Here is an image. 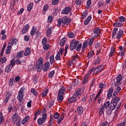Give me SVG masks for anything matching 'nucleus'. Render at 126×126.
I'll list each match as a JSON object with an SVG mask.
<instances>
[{"mask_svg": "<svg viewBox=\"0 0 126 126\" xmlns=\"http://www.w3.org/2000/svg\"><path fill=\"white\" fill-rule=\"evenodd\" d=\"M55 101L51 100V101H50L49 103V108H51V107H52V106H54V103Z\"/></svg>", "mask_w": 126, "mask_h": 126, "instance_id": "nucleus-61", "label": "nucleus"}, {"mask_svg": "<svg viewBox=\"0 0 126 126\" xmlns=\"http://www.w3.org/2000/svg\"><path fill=\"white\" fill-rule=\"evenodd\" d=\"M71 10V8L70 7H65L62 11V14H68Z\"/></svg>", "mask_w": 126, "mask_h": 126, "instance_id": "nucleus-11", "label": "nucleus"}, {"mask_svg": "<svg viewBox=\"0 0 126 126\" xmlns=\"http://www.w3.org/2000/svg\"><path fill=\"white\" fill-rule=\"evenodd\" d=\"M28 30H29V25L27 24V25H26L23 27V28L22 30L21 34H22L23 35V34H25V33H26V32H27V31H28Z\"/></svg>", "mask_w": 126, "mask_h": 126, "instance_id": "nucleus-16", "label": "nucleus"}, {"mask_svg": "<svg viewBox=\"0 0 126 126\" xmlns=\"http://www.w3.org/2000/svg\"><path fill=\"white\" fill-rule=\"evenodd\" d=\"M23 53H24V51H21L18 52L17 56V59H20V58H22V57H23Z\"/></svg>", "mask_w": 126, "mask_h": 126, "instance_id": "nucleus-25", "label": "nucleus"}, {"mask_svg": "<svg viewBox=\"0 0 126 126\" xmlns=\"http://www.w3.org/2000/svg\"><path fill=\"white\" fill-rule=\"evenodd\" d=\"M7 59L5 58V57H2L0 59V63L1 64H2L3 63H5L6 62Z\"/></svg>", "mask_w": 126, "mask_h": 126, "instance_id": "nucleus-42", "label": "nucleus"}, {"mask_svg": "<svg viewBox=\"0 0 126 126\" xmlns=\"http://www.w3.org/2000/svg\"><path fill=\"white\" fill-rule=\"evenodd\" d=\"M31 93H32V94H33V95H34V96H38V94L37 93V92L36 91H35L34 89H32L31 90Z\"/></svg>", "mask_w": 126, "mask_h": 126, "instance_id": "nucleus-41", "label": "nucleus"}, {"mask_svg": "<svg viewBox=\"0 0 126 126\" xmlns=\"http://www.w3.org/2000/svg\"><path fill=\"white\" fill-rule=\"evenodd\" d=\"M30 118V117H29V116H26L23 120V123L26 124V123H27V122H28V121L29 120Z\"/></svg>", "mask_w": 126, "mask_h": 126, "instance_id": "nucleus-43", "label": "nucleus"}, {"mask_svg": "<svg viewBox=\"0 0 126 126\" xmlns=\"http://www.w3.org/2000/svg\"><path fill=\"white\" fill-rule=\"evenodd\" d=\"M23 97H24V93H23L21 91H19L17 99L19 101V105H20V106L23 104Z\"/></svg>", "mask_w": 126, "mask_h": 126, "instance_id": "nucleus-6", "label": "nucleus"}, {"mask_svg": "<svg viewBox=\"0 0 126 126\" xmlns=\"http://www.w3.org/2000/svg\"><path fill=\"white\" fill-rule=\"evenodd\" d=\"M91 5V0H88L87 2L86 7H87V8H88L89 7H90Z\"/></svg>", "mask_w": 126, "mask_h": 126, "instance_id": "nucleus-57", "label": "nucleus"}, {"mask_svg": "<svg viewBox=\"0 0 126 126\" xmlns=\"http://www.w3.org/2000/svg\"><path fill=\"white\" fill-rule=\"evenodd\" d=\"M48 21L50 23L53 21V16H49L48 18Z\"/></svg>", "mask_w": 126, "mask_h": 126, "instance_id": "nucleus-62", "label": "nucleus"}, {"mask_svg": "<svg viewBox=\"0 0 126 126\" xmlns=\"http://www.w3.org/2000/svg\"><path fill=\"white\" fill-rule=\"evenodd\" d=\"M118 29L117 28H115L114 29L112 34V38H114L116 35H117V32H118Z\"/></svg>", "mask_w": 126, "mask_h": 126, "instance_id": "nucleus-36", "label": "nucleus"}, {"mask_svg": "<svg viewBox=\"0 0 126 126\" xmlns=\"http://www.w3.org/2000/svg\"><path fill=\"white\" fill-rule=\"evenodd\" d=\"M66 42V38L65 37H63L61 39L60 42V45L61 47H63L64 46V44Z\"/></svg>", "mask_w": 126, "mask_h": 126, "instance_id": "nucleus-22", "label": "nucleus"}, {"mask_svg": "<svg viewBox=\"0 0 126 126\" xmlns=\"http://www.w3.org/2000/svg\"><path fill=\"white\" fill-rule=\"evenodd\" d=\"M104 65H100V66H98L96 68V70L98 71V72H100V71H102V70H104Z\"/></svg>", "mask_w": 126, "mask_h": 126, "instance_id": "nucleus-31", "label": "nucleus"}, {"mask_svg": "<svg viewBox=\"0 0 126 126\" xmlns=\"http://www.w3.org/2000/svg\"><path fill=\"white\" fill-rule=\"evenodd\" d=\"M31 53V49L29 47H27L25 50V52L24 54L25 57H28Z\"/></svg>", "mask_w": 126, "mask_h": 126, "instance_id": "nucleus-17", "label": "nucleus"}, {"mask_svg": "<svg viewBox=\"0 0 126 126\" xmlns=\"http://www.w3.org/2000/svg\"><path fill=\"white\" fill-rule=\"evenodd\" d=\"M62 19L63 21V23L62 24V26H64V25H68L71 22V20L69 18H68L66 16L63 17Z\"/></svg>", "mask_w": 126, "mask_h": 126, "instance_id": "nucleus-7", "label": "nucleus"}, {"mask_svg": "<svg viewBox=\"0 0 126 126\" xmlns=\"http://www.w3.org/2000/svg\"><path fill=\"white\" fill-rule=\"evenodd\" d=\"M17 43V40L16 39H14L12 40L11 43H10V45L11 46H13V45H16Z\"/></svg>", "mask_w": 126, "mask_h": 126, "instance_id": "nucleus-51", "label": "nucleus"}, {"mask_svg": "<svg viewBox=\"0 0 126 126\" xmlns=\"http://www.w3.org/2000/svg\"><path fill=\"white\" fill-rule=\"evenodd\" d=\"M55 60V57H54V55H52L50 58V63L51 64L54 63V61Z\"/></svg>", "mask_w": 126, "mask_h": 126, "instance_id": "nucleus-50", "label": "nucleus"}, {"mask_svg": "<svg viewBox=\"0 0 126 126\" xmlns=\"http://www.w3.org/2000/svg\"><path fill=\"white\" fill-rule=\"evenodd\" d=\"M55 60H56V61H60V60H61V54L60 52H58L55 57Z\"/></svg>", "mask_w": 126, "mask_h": 126, "instance_id": "nucleus-47", "label": "nucleus"}, {"mask_svg": "<svg viewBox=\"0 0 126 126\" xmlns=\"http://www.w3.org/2000/svg\"><path fill=\"white\" fill-rule=\"evenodd\" d=\"M87 15H88V12L86 11V12H84L82 14V18L83 19H85V18H86V16H87Z\"/></svg>", "mask_w": 126, "mask_h": 126, "instance_id": "nucleus-45", "label": "nucleus"}, {"mask_svg": "<svg viewBox=\"0 0 126 126\" xmlns=\"http://www.w3.org/2000/svg\"><path fill=\"white\" fill-rule=\"evenodd\" d=\"M57 99L58 102L61 103V102H63V96L61 94H58Z\"/></svg>", "mask_w": 126, "mask_h": 126, "instance_id": "nucleus-32", "label": "nucleus"}, {"mask_svg": "<svg viewBox=\"0 0 126 126\" xmlns=\"http://www.w3.org/2000/svg\"><path fill=\"white\" fill-rule=\"evenodd\" d=\"M63 119H64V115L63 114L61 116L60 119L57 120V124H58V125H60V124L62 123V121L63 120Z\"/></svg>", "mask_w": 126, "mask_h": 126, "instance_id": "nucleus-27", "label": "nucleus"}, {"mask_svg": "<svg viewBox=\"0 0 126 126\" xmlns=\"http://www.w3.org/2000/svg\"><path fill=\"white\" fill-rule=\"evenodd\" d=\"M1 2H2V6H5L6 5V0H1Z\"/></svg>", "mask_w": 126, "mask_h": 126, "instance_id": "nucleus-64", "label": "nucleus"}, {"mask_svg": "<svg viewBox=\"0 0 126 126\" xmlns=\"http://www.w3.org/2000/svg\"><path fill=\"white\" fill-rule=\"evenodd\" d=\"M94 55V51H91V52H90V53L88 54V59H91V58L93 57Z\"/></svg>", "mask_w": 126, "mask_h": 126, "instance_id": "nucleus-40", "label": "nucleus"}, {"mask_svg": "<svg viewBox=\"0 0 126 126\" xmlns=\"http://www.w3.org/2000/svg\"><path fill=\"white\" fill-rule=\"evenodd\" d=\"M88 44V42L87 41H85L83 43L82 47V52H84L85 48L87 47V45Z\"/></svg>", "mask_w": 126, "mask_h": 126, "instance_id": "nucleus-24", "label": "nucleus"}, {"mask_svg": "<svg viewBox=\"0 0 126 126\" xmlns=\"http://www.w3.org/2000/svg\"><path fill=\"white\" fill-rule=\"evenodd\" d=\"M14 82H15V81H14V79L12 78H11L9 81V85H10V86L12 87V86H13L14 85L13 84L14 83Z\"/></svg>", "mask_w": 126, "mask_h": 126, "instance_id": "nucleus-35", "label": "nucleus"}, {"mask_svg": "<svg viewBox=\"0 0 126 126\" xmlns=\"http://www.w3.org/2000/svg\"><path fill=\"white\" fill-rule=\"evenodd\" d=\"M98 87L99 88H100V89H103V88L106 87V85L101 83L98 85Z\"/></svg>", "mask_w": 126, "mask_h": 126, "instance_id": "nucleus-52", "label": "nucleus"}, {"mask_svg": "<svg viewBox=\"0 0 126 126\" xmlns=\"http://www.w3.org/2000/svg\"><path fill=\"white\" fill-rule=\"evenodd\" d=\"M5 47H6V43H4L3 45V47L1 50V52L0 54V56H1V57H2V56H3V53L4 52V50H5Z\"/></svg>", "mask_w": 126, "mask_h": 126, "instance_id": "nucleus-29", "label": "nucleus"}, {"mask_svg": "<svg viewBox=\"0 0 126 126\" xmlns=\"http://www.w3.org/2000/svg\"><path fill=\"white\" fill-rule=\"evenodd\" d=\"M122 79H123V76H122V74H118L116 77V81L114 83L115 87H117V85H120V84H122V82H121Z\"/></svg>", "mask_w": 126, "mask_h": 126, "instance_id": "nucleus-8", "label": "nucleus"}, {"mask_svg": "<svg viewBox=\"0 0 126 126\" xmlns=\"http://www.w3.org/2000/svg\"><path fill=\"white\" fill-rule=\"evenodd\" d=\"M113 111H114V110H112V109L111 108H109L107 111H106V114L107 115H110L112 114Z\"/></svg>", "mask_w": 126, "mask_h": 126, "instance_id": "nucleus-49", "label": "nucleus"}, {"mask_svg": "<svg viewBox=\"0 0 126 126\" xmlns=\"http://www.w3.org/2000/svg\"><path fill=\"white\" fill-rule=\"evenodd\" d=\"M100 57L97 56L95 59V61L94 63V64H95V65H96V64H99V63H100Z\"/></svg>", "mask_w": 126, "mask_h": 126, "instance_id": "nucleus-38", "label": "nucleus"}, {"mask_svg": "<svg viewBox=\"0 0 126 126\" xmlns=\"http://www.w3.org/2000/svg\"><path fill=\"white\" fill-rule=\"evenodd\" d=\"M92 18V17L91 16H88V18L85 20L84 25H87V24L90 22V20H91Z\"/></svg>", "mask_w": 126, "mask_h": 126, "instance_id": "nucleus-26", "label": "nucleus"}, {"mask_svg": "<svg viewBox=\"0 0 126 126\" xmlns=\"http://www.w3.org/2000/svg\"><path fill=\"white\" fill-rule=\"evenodd\" d=\"M10 45V42H9L8 43V46L6 47V50H5V55H9L10 54V51H11V49L12 47Z\"/></svg>", "mask_w": 126, "mask_h": 126, "instance_id": "nucleus-14", "label": "nucleus"}, {"mask_svg": "<svg viewBox=\"0 0 126 126\" xmlns=\"http://www.w3.org/2000/svg\"><path fill=\"white\" fill-rule=\"evenodd\" d=\"M119 50L120 53L118 56H120V57H121L122 59H123V58H124V56H125V54H126V53L125 52V49L124 48H123V46H119Z\"/></svg>", "mask_w": 126, "mask_h": 126, "instance_id": "nucleus-12", "label": "nucleus"}, {"mask_svg": "<svg viewBox=\"0 0 126 126\" xmlns=\"http://www.w3.org/2000/svg\"><path fill=\"white\" fill-rule=\"evenodd\" d=\"M94 71V74H97L99 71H97V69L95 67H93L92 68L90 69L89 71L87 73L84 77V80L82 82V84H85L88 82V77H89L90 74H91Z\"/></svg>", "mask_w": 126, "mask_h": 126, "instance_id": "nucleus-3", "label": "nucleus"}, {"mask_svg": "<svg viewBox=\"0 0 126 126\" xmlns=\"http://www.w3.org/2000/svg\"><path fill=\"white\" fill-rule=\"evenodd\" d=\"M113 92H114V89L112 88H110L108 90V93L107 94V97L109 99V98H111L112 96V95H113Z\"/></svg>", "mask_w": 126, "mask_h": 126, "instance_id": "nucleus-19", "label": "nucleus"}, {"mask_svg": "<svg viewBox=\"0 0 126 126\" xmlns=\"http://www.w3.org/2000/svg\"><path fill=\"white\" fill-rule=\"evenodd\" d=\"M50 68V63L46 62L44 64V67L43 69V71H47Z\"/></svg>", "mask_w": 126, "mask_h": 126, "instance_id": "nucleus-18", "label": "nucleus"}, {"mask_svg": "<svg viewBox=\"0 0 126 126\" xmlns=\"http://www.w3.org/2000/svg\"><path fill=\"white\" fill-rule=\"evenodd\" d=\"M43 48L45 51H48V50H49V48H50V46L49 45L44 44L43 45Z\"/></svg>", "mask_w": 126, "mask_h": 126, "instance_id": "nucleus-53", "label": "nucleus"}, {"mask_svg": "<svg viewBox=\"0 0 126 126\" xmlns=\"http://www.w3.org/2000/svg\"><path fill=\"white\" fill-rule=\"evenodd\" d=\"M45 122L42 118H39L37 120V123L38 124L39 126H42L43 125V123Z\"/></svg>", "mask_w": 126, "mask_h": 126, "instance_id": "nucleus-30", "label": "nucleus"}, {"mask_svg": "<svg viewBox=\"0 0 126 126\" xmlns=\"http://www.w3.org/2000/svg\"><path fill=\"white\" fill-rule=\"evenodd\" d=\"M63 24V18H60L59 19H58V24H57V26L58 27H61V24Z\"/></svg>", "mask_w": 126, "mask_h": 126, "instance_id": "nucleus-33", "label": "nucleus"}, {"mask_svg": "<svg viewBox=\"0 0 126 126\" xmlns=\"http://www.w3.org/2000/svg\"><path fill=\"white\" fill-rule=\"evenodd\" d=\"M14 65H15V61L13 60H11L10 63L6 67L5 71L7 72V73L10 72V71L12 69V68Z\"/></svg>", "mask_w": 126, "mask_h": 126, "instance_id": "nucleus-5", "label": "nucleus"}, {"mask_svg": "<svg viewBox=\"0 0 126 126\" xmlns=\"http://www.w3.org/2000/svg\"><path fill=\"white\" fill-rule=\"evenodd\" d=\"M33 7V2L30 3L27 7V9L28 11H31L32 8Z\"/></svg>", "mask_w": 126, "mask_h": 126, "instance_id": "nucleus-34", "label": "nucleus"}, {"mask_svg": "<svg viewBox=\"0 0 126 126\" xmlns=\"http://www.w3.org/2000/svg\"><path fill=\"white\" fill-rule=\"evenodd\" d=\"M12 122L13 124L15 123L16 122V125L17 126H21L20 125V118L18 117V114L15 113L12 118Z\"/></svg>", "mask_w": 126, "mask_h": 126, "instance_id": "nucleus-4", "label": "nucleus"}, {"mask_svg": "<svg viewBox=\"0 0 126 126\" xmlns=\"http://www.w3.org/2000/svg\"><path fill=\"white\" fill-rule=\"evenodd\" d=\"M59 0H52V4L53 5H56V4H58L59 3Z\"/></svg>", "mask_w": 126, "mask_h": 126, "instance_id": "nucleus-55", "label": "nucleus"}, {"mask_svg": "<svg viewBox=\"0 0 126 126\" xmlns=\"http://www.w3.org/2000/svg\"><path fill=\"white\" fill-rule=\"evenodd\" d=\"M55 74V71L53 70L49 72L48 74L49 78H53L54 77V75Z\"/></svg>", "mask_w": 126, "mask_h": 126, "instance_id": "nucleus-37", "label": "nucleus"}, {"mask_svg": "<svg viewBox=\"0 0 126 126\" xmlns=\"http://www.w3.org/2000/svg\"><path fill=\"white\" fill-rule=\"evenodd\" d=\"M54 119H58L59 118H60V114H59L58 112H56L54 114Z\"/></svg>", "mask_w": 126, "mask_h": 126, "instance_id": "nucleus-56", "label": "nucleus"}, {"mask_svg": "<svg viewBox=\"0 0 126 126\" xmlns=\"http://www.w3.org/2000/svg\"><path fill=\"white\" fill-rule=\"evenodd\" d=\"M100 32H101V31L99 28H96L94 30V34H99Z\"/></svg>", "mask_w": 126, "mask_h": 126, "instance_id": "nucleus-39", "label": "nucleus"}, {"mask_svg": "<svg viewBox=\"0 0 126 126\" xmlns=\"http://www.w3.org/2000/svg\"><path fill=\"white\" fill-rule=\"evenodd\" d=\"M68 37L69 38H73V37H74V33H73V32L68 33Z\"/></svg>", "mask_w": 126, "mask_h": 126, "instance_id": "nucleus-63", "label": "nucleus"}, {"mask_svg": "<svg viewBox=\"0 0 126 126\" xmlns=\"http://www.w3.org/2000/svg\"><path fill=\"white\" fill-rule=\"evenodd\" d=\"M83 93V89L79 88L74 92V93L73 94V95L75 97H78V96H80V95H82Z\"/></svg>", "mask_w": 126, "mask_h": 126, "instance_id": "nucleus-10", "label": "nucleus"}, {"mask_svg": "<svg viewBox=\"0 0 126 126\" xmlns=\"http://www.w3.org/2000/svg\"><path fill=\"white\" fill-rule=\"evenodd\" d=\"M43 62H44L43 59H39L37 61L36 63V67H37V68H40V69L41 68H43V67H44V64L43 63Z\"/></svg>", "mask_w": 126, "mask_h": 126, "instance_id": "nucleus-9", "label": "nucleus"}, {"mask_svg": "<svg viewBox=\"0 0 126 126\" xmlns=\"http://www.w3.org/2000/svg\"><path fill=\"white\" fill-rule=\"evenodd\" d=\"M64 93V89H61L59 91V93H58V95H63Z\"/></svg>", "mask_w": 126, "mask_h": 126, "instance_id": "nucleus-46", "label": "nucleus"}, {"mask_svg": "<svg viewBox=\"0 0 126 126\" xmlns=\"http://www.w3.org/2000/svg\"><path fill=\"white\" fill-rule=\"evenodd\" d=\"M119 21H120L122 23V22H125L126 21V18L124 16H121L119 18Z\"/></svg>", "mask_w": 126, "mask_h": 126, "instance_id": "nucleus-54", "label": "nucleus"}, {"mask_svg": "<svg viewBox=\"0 0 126 126\" xmlns=\"http://www.w3.org/2000/svg\"><path fill=\"white\" fill-rule=\"evenodd\" d=\"M3 122V117L2 116V113H0V124H2Z\"/></svg>", "mask_w": 126, "mask_h": 126, "instance_id": "nucleus-58", "label": "nucleus"}, {"mask_svg": "<svg viewBox=\"0 0 126 126\" xmlns=\"http://www.w3.org/2000/svg\"><path fill=\"white\" fill-rule=\"evenodd\" d=\"M47 117H48V114H47V113L43 114L42 116V119L44 122L46 121V120H47Z\"/></svg>", "mask_w": 126, "mask_h": 126, "instance_id": "nucleus-59", "label": "nucleus"}, {"mask_svg": "<svg viewBox=\"0 0 126 126\" xmlns=\"http://www.w3.org/2000/svg\"><path fill=\"white\" fill-rule=\"evenodd\" d=\"M35 32H37V29H36V28H34V27H33L32 28V31L31 32V36H33L34 35H35Z\"/></svg>", "mask_w": 126, "mask_h": 126, "instance_id": "nucleus-28", "label": "nucleus"}, {"mask_svg": "<svg viewBox=\"0 0 126 126\" xmlns=\"http://www.w3.org/2000/svg\"><path fill=\"white\" fill-rule=\"evenodd\" d=\"M52 35V29L51 28H49L47 30V36H50Z\"/></svg>", "mask_w": 126, "mask_h": 126, "instance_id": "nucleus-44", "label": "nucleus"}, {"mask_svg": "<svg viewBox=\"0 0 126 126\" xmlns=\"http://www.w3.org/2000/svg\"><path fill=\"white\" fill-rule=\"evenodd\" d=\"M77 100L75 97H71L68 99V104H70V103H73V102H76Z\"/></svg>", "mask_w": 126, "mask_h": 126, "instance_id": "nucleus-23", "label": "nucleus"}, {"mask_svg": "<svg viewBox=\"0 0 126 126\" xmlns=\"http://www.w3.org/2000/svg\"><path fill=\"white\" fill-rule=\"evenodd\" d=\"M12 95V92H9L6 95V97L3 100L4 103L6 104L7 102H8V100H9V98H10V96Z\"/></svg>", "mask_w": 126, "mask_h": 126, "instance_id": "nucleus-13", "label": "nucleus"}, {"mask_svg": "<svg viewBox=\"0 0 126 126\" xmlns=\"http://www.w3.org/2000/svg\"><path fill=\"white\" fill-rule=\"evenodd\" d=\"M77 112L79 116H81L83 114V107L82 106H78L77 107Z\"/></svg>", "mask_w": 126, "mask_h": 126, "instance_id": "nucleus-20", "label": "nucleus"}, {"mask_svg": "<svg viewBox=\"0 0 126 126\" xmlns=\"http://www.w3.org/2000/svg\"><path fill=\"white\" fill-rule=\"evenodd\" d=\"M123 23L119 20H116L115 23L113 24L114 27H121L123 26Z\"/></svg>", "mask_w": 126, "mask_h": 126, "instance_id": "nucleus-15", "label": "nucleus"}, {"mask_svg": "<svg viewBox=\"0 0 126 126\" xmlns=\"http://www.w3.org/2000/svg\"><path fill=\"white\" fill-rule=\"evenodd\" d=\"M42 45H46L47 44V38H44L42 40Z\"/></svg>", "mask_w": 126, "mask_h": 126, "instance_id": "nucleus-60", "label": "nucleus"}, {"mask_svg": "<svg viewBox=\"0 0 126 126\" xmlns=\"http://www.w3.org/2000/svg\"><path fill=\"white\" fill-rule=\"evenodd\" d=\"M123 34H124V31L120 29L118 33L117 34V35L116 36L117 39H121Z\"/></svg>", "mask_w": 126, "mask_h": 126, "instance_id": "nucleus-21", "label": "nucleus"}, {"mask_svg": "<svg viewBox=\"0 0 126 126\" xmlns=\"http://www.w3.org/2000/svg\"><path fill=\"white\" fill-rule=\"evenodd\" d=\"M49 92V91H48V90H46L45 91H44L41 94L42 95V97H46L47 94H48V93Z\"/></svg>", "mask_w": 126, "mask_h": 126, "instance_id": "nucleus-48", "label": "nucleus"}, {"mask_svg": "<svg viewBox=\"0 0 126 126\" xmlns=\"http://www.w3.org/2000/svg\"><path fill=\"white\" fill-rule=\"evenodd\" d=\"M82 47V44L81 43H79V41L75 39H72L71 41L69 49L71 51H73L75 49L76 50L77 52H80L81 50Z\"/></svg>", "mask_w": 126, "mask_h": 126, "instance_id": "nucleus-2", "label": "nucleus"}, {"mask_svg": "<svg viewBox=\"0 0 126 126\" xmlns=\"http://www.w3.org/2000/svg\"><path fill=\"white\" fill-rule=\"evenodd\" d=\"M121 106H122V103L120 102V97L116 96L111 100L110 103V101H107L104 104V107L106 109L110 108L112 110H115L116 107H117L115 109L116 112H118L120 110Z\"/></svg>", "mask_w": 126, "mask_h": 126, "instance_id": "nucleus-1", "label": "nucleus"}]
</instances>
